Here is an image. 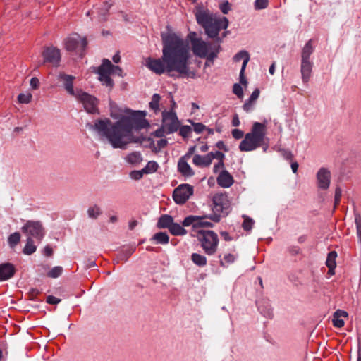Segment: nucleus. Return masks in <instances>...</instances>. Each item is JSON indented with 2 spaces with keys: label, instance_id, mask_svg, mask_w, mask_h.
<instances>
[{
  "label": "nucleus",
  "instance_id": "nucleus-1",
  "mask_svg": "<svg viewBox=\"0 0 361 361\" xmlns=\"http://www.w3.org/2000/svg\"><path fill=\"white\" fill-rule=\"evenodd\" d=\"M109 118L97 119L91 128L97 133L99 140L109 144L114 149H126L131 143H139L143 138L133 135V130L140 128L145 113L128 108H120L115 104H110Z\"/></svg>",
  "mask_w": 361,
  "mask_h": 361
},
{
  "label": "nucleus",
  "instance_id": "nucleus-2",
  "mask_svg": "<svg viewBox=\"0 0 361 361\" xmlns=\"http://www.w3.org/2000/svg\"><path fill=\"white\" fill-rule=\"evenodd\" d=\"M167 30V32L161 33L163 43L161 58H147L146 67L158 75L175 72L181 78H197V72L189 67V43L180 35L173 32L169 27Z\"/></svg>",
  "mask_w": 361,
  "mask_h": 361
},
{
  "label": "nucleus",
  "instance_id": "nucleus-3",
  "mask_svg": "<svg viewBox=\"0 0 361 361\" xmlns=\"http://www.w3.org/2000/svg\"><path fill=\"white\" fill-rule=\"evenodd\" d=\"M267 128L264 123L255 122L250 133L245 134L239 145L241 152H251L262 147L267 152L269 145V139L266 136Z\"/></svg>",
  "mask_w": 361,
  "mask_h": 361
},
{
  "label": "nucleus",
  "instance_id": "nucleus-4",
  "mask_svg": "<svg viewBox=\"0 0 361 361\" xmlns=\"http://www.w3.org/2000/svg\"><path fill=\"white\" fill-rule=\"evenodd\" d=\"M197 22L205 30L210 38L216 37L219 32L228 26L227 18L211 13L208 10L198 8L195 12Z\"/></svg>",
  "mask_w": 361,
  "mask_h": 361
},
{
  "label": "nucleus",
  "instance_id": "nucleus-5",
  "mask_svg": "<svg viewBox=\"0 0 361 361\" xmlns=\"http://www.w3.org/2000/svg\"><path fill=\"white\" fill-rule=\"evenodd\" d=\"M188 38L190 42L191 49L195 56L207 61H214L220 50L219 45H213L198 37L195 32H190Z\"/></svg>",
  "mask_w": 361,
  "mask_h": 361
},
{
  "label": "nucleus",
  "instance_id": "nucleus-6",
  "mask_svg": "<svg viewBox=\"0 0 361 361\" xmlns=\"http://www.w3.org/2000/svg\"><path fill=\"white\" fill-rule=\"evenodd\" d=\"M200 243L201 247L207 255H214L219 245V237L212 231L197 230V233H191Z\"/></svg>",
  "mask_w": 361,
  "mask_h": 361
},
{
  "label": "nucleus",
  "instance_id": "nucleus-7",
  "mask_svg": "<svg viewBox=\"0 0 361 361\" xmlns=\"http://www.w3.org/2000/svg\"><path fill=\"white\" fill-rule=\"evenodd\" d=\"M97 73L99 75V80L102 84L110 89H111L114 85L113 80L110 77L111 74H116L123 77V70L121 68L118 66L113 65L107 59L102 60V63L98 67Z\"/></svg>",
  "mask_w": 361,
  "mask_h": 361
},
{
  "label": "nucleus",
  "instance_id": "nucleus-8",
  "mask_svg": "<svg viewBox=\"0 0 361 361\" xmlns=\"http://www.w3.org/2000/svg\"><path fill=\"white\" fill-rule=\"evenodd\" d=\"M21 231L27 238L35 239L39 243L46 234V231L39 221H27L21 228Z\"/></svg>",
  "mask_w": 361,
  "mask_h": 361
},
{
  "label": "nucleus",
  "instance_id": "nucleus-9",
  "mask_svg": "<svg viewBox=\"0 0 361 361\" xmlns=\"http://www.w3.org/2000/svg\"><path fill=\"white\" fill-rule=\"evenodd\" d=\"M75 99L83 105L85 110L87 113L92 114H99V101L95 97L84 92L82 90L79 91L78 94H77Z\"/></svg>",
  "mask_w": 361,
  "mask_h": 361
},
{
  "label": "nucleus",
  "instance_id": "nucleus-10",
  "mask_svg": "<svg viewBox=\"0 0 361 361\" xmlns=\"http://www.w3.org/2000/svg\"><path fill=\"white\" fill-rule=\"evenodd\" d=\"M208 216H199L190 215L184 219L183 226H192L191 233H197V230H203L202 228H212L213 224L208 221Z\"/></svg>",
  "mask_w": 361,
  "mask_h": 361
},
{
  "label": "nucleus",
  "instance_id": "nucleus-11",
  "mask_svg": "<svg viewBox=\"0 0 361 361\" xmlns=\"http://www.w3.org/2000/svg\"><path fill=\"white\" fill-rule=\"evenodd\" d=\"M180 127V122L174 110L162 111V128L166 133L176 132Z\"/></svg>",
  "mask_w": 361,
  "mask_h": 361
},
{
  "label": "nucleus",
  "instance_id": "nucleus-12",
  "mask_svg": "<svg viewBox=\"0 0 361 361\" xmlns=\"http://www.w3.org/2000/svg\"><path fill=\"white\" fill-rule=\"evenodd\" d=\"M194 188L190 184H180L173 192V198L176 204H183L193 195Z\"/></svg>",
  "mask_w": 361,
  "mask_h": 361
},
{
  "label": "nucleus",
  "instance_id": "nucleus-13",
  "mask_svg": "<svg viewBox=\"0 0 361 361\" xmlns=\"http://www.w3.org/2000/svg\"><path fill=\"white\" fill-rule=\"evenodd\" d=\"M213 212L221 213L224 216L230 212L231 203L225 193H218L213 197Z\"/></svg>",
  "mask_w": 361,
  "mask_h": 361
},
{
  "label": "nucleus",
  "instance_id": "nucleus-14",
  "mask_svg": "<svg viewBox=\"0 0 361 361\" xmlns=\"http://www.w3.org/2000/svg\"><path fill=\"white\" fill-rule=\"evenodd\" d=\"M86 46V38L80 37L77 33L70 35L65 40V47L68 51H74L78 49L83 50Z\"/></svg>",
  "mask_w": 361,
  "mask_h": 361
},
{
  "label": "nucleus",
  "instance_id": "nucleus-15",
  "mask_svg": "<svg viewBox=\"0 0 361 361\" xmlns=\"http://www.w3.org/2000/svg\"><path fill=\"white\" fill-rule=\"evenodd\" d=\"M58 79L63 84V86L67 93L75 98L77 96V94L79 93L81 89L74 90L73 88V81L75 80V77L71 75H68L63 73H60L58 75Z\"/></svg>",
  "mask_w": 361,
  "mask_h": 361
},
{
  "label": "nucleus",
  "instance_id": "nucleus-16",
  "mask_svg": "<svg viewBox=\"0 0 361 361\" xmlns=\"http://www.w3.org/2000/svg\"><path fill=\"white\" fill-rule=\"evenodd\" d=\"M42 56L45 63L57 66L61 60L60 50L54 47H46L42 52Z\"/></svg>",
  "mask_w": 361,
  "mask_h": 361
},
{
  "label": "nucleus",
  "instance_id": "nucleus-17",
  "mask_svg": "<svg viewBox=\"0 0 361 361\" xmlns=\"http://www.w3.org/2000/svg\"><path fill=\"white\" fill-rule=\"evenodd\" d=\"M331 183V172L324 167H322L317 173V183L319 189L327 190Z\"/></svg>",
  "mask_w": 361,
  "mask_h": 361
},
{
  "label": "nucleus",
  "instance_id": "nucleus-18",
  "mask_svg": "<svg viewBox=\"0 0 361 361\" xmlns=\"http://www.w3.org/2000/svg\"><path fill=\"white\" fill-rule=\"evenodd\" d=\"M258 310L264 317L271 319L273 317V310L270 300L267 298H262L257 302Z\"/></svg>",
  "mask_w": 361,
  "mask_h": 361
},
{
  "label": "nucleus",
  "instance_id": "nucleus-19",
  "mask_svg": "<svg viewBox=\"0 0 361 361\" xmlns=\"http://www.w3.org/2000/svg\"><path fill=\"white\" fill-rule=\"evenodd\" d=\"M217 184L224 188H230L234 183L233 177L226 170H222L216 178Z\"/></svg>",
  "mask_w": 361,
  "mask_h": 361
},
{
  "label": "nucleus",
  "instance_id": "nucleus-20",
  "mask_svg": "<svg viewBox=\"0 0 361 361\" xmlns=\"http://www.w3.org/2000/svg\"><path fill=\"white\" fill-rule=\"evenodd\" d=\"M313 63L311 60H301L300 72L302 80L307 83L312 74Z\"/></svg>",
  "mask_w": 361,
  "mask_h": 361
},
{
  "label": "nucleus",
  "instance_id": "nucleus-21",
  "mask_svg": "<svg viewBox=\"0 0 361 361\" xmlns=\"http://www.w3.org/2000/svg\"><path fill=\"white\" fill-rule=\"evenodd\" d=\"M15 267L11 263L0 264V281H6L11 279L15 274Z\"/></svg>",
  "mask_w": 361,
  "mask_h": 361
},
{
  "label": "nucleus",
  "instance_id": "nucleus-22",
  "mask_svg": "<svg viewBox=\"0 0 361 361\" xmlns=\"http://www.w3.org/2000/svg\"><path fill=\"white\" fill-rule=\"evenodd\" d=\"M188 161L180 157L178 162V171L185 177H191L194 176L195 172L188 164Z\"/></svg>",
  "mask_w": 361,
  "mask_h": 361
},
{
  "label": "nucleus",
  "instance_id": "nucleus-23",
  "mask_svg": "<svg viewBox=\"0 0 361 361\" xmlns=\"http://www.w3.org/2000/svg\"><path fill=\"white\" fill-rule=\"evenodd\" d=\"M211 157L212 154H209V153L204 156L195 154L192 158V163L198 167H208L212 164Z\"/></svg>",
  "mask_w": 361,
  "mask_h": 361
},
{
  "label": "nucleus",
  "instance_id": "nucleus-24",
  "mask_svg": "<svg viewBox=\"0 0 361 361\" xmlns=\"http://www.w3.org/2000/svg\"><path fill=\"white\" fill-rule=\"evenodd\" d=\"M348 314L346 311L337 310L333 314L332 322L335 327L341 328L345 324V321L342 319L347 318Z\"/></svg>",
  "mask_w": 361,
  "mask_h": 361
},
{
  "label": "nucleus",
  "instance_id": "nucleus-25",
  "mask_svg": "<svg viewBox=\"0 0 361 361\" xmlns=\"http://www.w3.org/2000/svg\"><path fill=\"white\" fill-rule=\"evenodd\" d=\"M259 96V90L255 89L252 94L250 95V98L247 102H245V104L243 106V109L246 112L250 111L253 109V106L255 104V101L258 99Z\"/></svg>",
  "mask_w": 361,
  "mask_h": 361
},
{
  "label": "nucleus",
  "instance_id": "nucleus-26",
  "mask_svg": "<svg viewBox=\"0 0 361 361\" xmlns=\"http://www.w3.org/2000/svg\"><path fill=\"white\" fill-rule=\"evenodd\" d=\"M337 257V253L336 251H331L328 254L326 265L329 268L328 273L331 275L334 274V269L336 267V259Z\"/></svg>",
  "mask_w": 361,
  "mask_h": 361
},
{
  "label": "nucleus",
  "instance_id": "nucleus-27",
  "mask_svg": "<svg viewBox=\"0 0 361 361\" xmlns=\"http://www.w3.org/2000/svg\"><path fill=\"white\" fill-rule=\"evenodd\" d=\"M173 221V219L171 216L168 214L161 215L157 224V226L159 228H168L171 226Z\"/></svg>",
  "mask_w": 361,
  "mask_h": 361
},
{
  "label": "nucleus",
  "instance_id": "nucleus-28",
  "mask_svg": "<svg viewBox=\"0 0 361 361\" xmlns=\"http://www.w3.org/2000/svg\"><path fill=\"white\" fill-rule=\"evenodd\" d=\"M314 52L312 40L310 39L303 47L301 52V60H310V56Z\"/></svg>",
  "mask_w": 361,
  "mask_h": 361
},
{
  "label": "nucleus",
  "instance_id": "nucleus-29",
  "mask_svg": "<svg viewBox=\"0 0 361 361\" xmlns=\"http://www.w3.org/2000/svg\"><path fill=\"white\" fill-rule=\"evenodd\" d=\"M250 54L245 50H242L238 52L233 57V60L235 62H239L243 60L242 67L243 68H246V66L250 61Z\"/></svg>",
  "mask_w": 361,
  "mask_h": 361
},
{
  "label": "nucleus",
  "instance_id": "nucleus-30",
  "mask_svg": "<svg viewBox=\"0 0 361 361\" xmlns=\"http://www.w3.org/2000/svg\"><path fill=\"white\" fill-rule=\"evenodd\" d=\"M125 160L132 165H137L142 162V157L140 152H133L127 154L125 157Z\"/></svg>",
  "mask_w": 361,
  "mask_h": 361
},
{
  "label": "nucleus",
  "instance_id": "nucleus-31",
  "mask_svg": "<svg viewBox=\"0 0 361 361\" xmlns=\"http://www.w3.org/2000/svg\"><path fill=\"white\" fill-rule=\"evenodd\" d=\"M35 243H37L35 239L27 238L26 239V244L23 249V252L25 255H30L35 252L37 250V245Z\"/></svg>",
  "mask_w": 361,
  "mask_h": 361
},
{
  "label": "nucleus",
  "instance_id": "nucleus-32",
  "mask_svg": "<svg viewBox=\"0 0 361 361\" xmlns=\"http://www.w3.org/2000/svg\"><path fill=\"white\" fill-rule=\"evenodd\" d=\"M183 227L184 226L173 221L169 227V231L173 235H185L187 234V231Z\"/></svg>",
  "mask_w": 361,
  "mask_h": 361
},
{
  "label": "nucleus",
  "instance_id": "nucleus-33",
  "mask_svg": "<svg viewBox=\"0 0 361 361\" xmlns=\"http://www.w3.org/2000/svg\"><path fill=\"white\" fill-rule=\"evenodd\" d=\"M191 261L198 267H204L207 263V257L199 253H192L191 255Z\"/></svg>",
  "mask_w": 361,
  "mask_h": 361
},
{
  "label": "nucleus",
  "instance_id": "nucleus-34",
  "mask_svg": "<svg viewBox=\"0 0 361 361\" xmlns=\"http://www.w3.org/2000/svg\"><path fill=\"white\" fill-rule=\"evenodd\" d=\"M152 240H155L159 244L165 245L169 241V237L166 232H159L155 233Z\"/></svg>",
  "mask_w": 361,
  "mask_h": 361
},
{
  "label": "nucleus",
  "instance_id": "nucleus-35",
  "mask_svg": "<svg viewBox=\"0 0 361 361\" xmlns=\"http://www.w3.org/2000/svg\"><path fill=\"white\" fill-rule=\"evenodd\" d=\"M161 99V97L159 94H154L152 98L151 102H149V107L152 110L154 111L155 114L159 112V102Z\"/></svg>",
  "mask_w": 361,
  "mask_h": 361
},
{
  "label": "nucleus",
  "instance_id": "nucleus-36",
  "mask_svg": "<svg viewBox=\"0 0 361 361\" xmlns=\"http://www.w3.org/2000/svg\"><path fill=\"white\" fill-rule=\"evenodd\" d=\"M20 234L19 232L11 233L8 238V243L10 247L14 248L20 240Z\"/></svg>",
  "mask_w": 361,
  "mask_h": 361
},
{
  "label": "nucleus",
  "instance_id": "nucleus-37",
  "mask_svg": "<svg viewBox=\"0 0 361 361\" xmlns=\"http://www.w3.org/2000/svg\"><path fill=\"white\" fill-rule=\"evenodd\" d=\"M159 168V164L154 161H148L146 166L142 169L145 174H150L156 172Z\"/></svg>",
  "mask_w": 361,
  "mask_h": 361
},
{
  "label": "nucleus",
  "instance_id": "nucleus-38",
  "mask_svg": "<svg viewBox=\"0 0 361 361\" xmlns=\"http://www.w3.org/2000/svg\"><path fill=\"white\" fill-rule=\"evenodd\" d=\"M87 215L91 219H97L102 214V210L98 205L90 207L87 209Z\"/></svg>",
  "mask_w": 361,
  "mask_h": 361
},
{
  "label": "nucleus",
  "instance_id": "nucleus-39",
  "mask_svg": "<svg viewBox=\"0 0 361 361\" xmlns=\"http://www.w3.org/2000/svg\"><path fill=\"white\" fill-rule=\"evenodd\" d=\"M111 7V4L106 2L104 4L102 8H99V11H97L98 13V18L99 20H106V15L109 11V9ZM97 10H99V8H96Z\"/></svg>",
  "mask_w": 361,
  "mask_h": 361
},
{
  "label": "nucleus",
  "instance_id": "nucleus-40",
  "mask_svg": "<svg viewBox=\"0 0 361 361\" xmlns=\"http://www.w3.org/2000/svg\"><path fill=\"white\" fill-rule=\"evenodd\" d=\"M63 272V267L61 266H56L53 267L48 273L47 276L52 279L59 277Z\"/></svg>",
  "mask_w": 361,
  "mask_h": 361
},
{
  "label": "nucleus",
  "instance_id": "nucleus-41",
  "mask_svg": "<svg viewBox=\"0 0 361 361\" xmlns=\"http://www.w3.org/2000/svg\"><path fill=\"white\" fill-rule=\"evenodd\" d=\"M244 221L243 223L242 227L245 231H250L252 228V226L254 224V221L252 219L243 216Z\"/></svg>",
  "mask_w": 361,
  "mask_h": 361
},
{
  "label": "nucleus",
  "instance_id": "nucleus-42",
  "mask_svg": "<svg viewBox=\"0 0 361 361\" xmlns=\"http://www.w3.org/2000/svg\"><path fill=\"white\" fill-rule=\"evenodd\" d=\"M145 173L141 170H134L130 172L129 177L135 180H139L142 178Z\"/></svg>",
  "mask_w": 361,
  "mask_h": 361
},
{
  "label": "nucleus",
  "instance_id": "nucleus-43",
  "mask_svg": "<svg viewBox=\"0 0 361 361\" xmlns=\"http://www.w3.org/2000/svg\"><path fill=\"white\" fill-rule=\"evenodd\" d=\"M32 99V94L30 93H21L18 97V100L22 104H28Z\"/></svg>",
  "mask_w": 361,
  "mask_h": 361
},
{
  "label": "nucleus",
  "instance_id": "nucleus-44",
  "mask_svg": "<svg viewBox=\"0 0 361 361\" xmlns=\"http://www.w3.org/2000/svg\"><path fill=\"white\" fill-rule=\"evenodd\" d=\"M237 258V255L234 254H226L224 257V260L221 261V265L224 266V263L231 264L235 262Z\"/></svg>",
  "mask_w": 361,
  "mask_h": 361
},
{
  "label": "nucleus",
  "instance_id": "nucleus-45",
  "mask_svg": "<svg viewBox=\"0 0 361 361\" xmlns=\"http://www.w3.org/2000/svg\"><path fill=\"white\" fill-rule=\"evenodd\" d=\"M192 133V128L189 126H183L179 129V133L183 137H188Z\"/></svg>",
  "mask_w": 361,
  "mask_h": 361
},
{
  "label": "nucleus",
  "instance_id": "nucleus-46",
  "mask_svg": "<svg viewBox=\"0 0 361 361\" xmlns=\"http://www.w3.org/2000/svg\"><path fill=\"white\" fill-rule=\"evenodd\" d=\"M233 92L235 94L239 99H242L243 97V87L240 84L235 83L233 86Z\"/></svg>",
  "mask_w": 361,
  "mask_h": 361
},
{
  "label": "nucleus",
  "instance_id": "nucleus-47",
  "mask_svg": "<svg viewBox=\"0 0 361 361\" xmlns=\"http://www.w3.org/2000/svg\"><path fill=\"white\" fill-rule=\"evenodd\" d=\"M268 0H255V8L256 10L264 9L268 6Z\"/></svg>",
  "mask_w": 361,
  "mask_h": 361
},
{
  "label": "nucleus",
  "instance_id": "nucleus-48",
  "mask_svg": "<svg viewBox=\"0 0 361 361\" xmlns=\"http://www.w3.org/2000/svg\"><path fill=\"white\" fill-rule=\"evenodd\" d=\"M192 125L193 126L194 131L197 134L202 133L204 129L207 128V126L202 123L192 122Z\"/></svg>",
  "mask_w": 361,
  "mask_h": 361
},
{
  "label": "nucleus",
  "instance_id": "nucleus-49",
  "mask_svg": "<svg viewBox=\"0 0 361 361\" xmlns=\"http://www.w3.org/2000/svg\"><path fill=\"white\" fill-rule=\"evenodd\" d=\"M209 154H212V157H211L212 162V160L214 159H218L219 161H224V159L225 157V155L219 151H216L214 152H211L209 153Z\"/></svg>",
  "mask_w": 361,
  "mask_h": 361
},
{
  "label": "nucleus",
  "instance_id": "nucleus-50",
  "mask_svg": "<svg viewBox=\"0 0 361 361\" xmlns=\"http://www.w3.org/2000/svg\"><path fill=\"white\" fill-rule=\"evenodd\" d=\"M342 195V190L340 188H336L335 190V197H334V204L335 207L337 206L341 200Z\"/></svg>",
  "mask_w": 361,
  "mask_h": 361
},
{
  "label": "nucleus",
  "instance_id": "nucleus-51",
  "mask_svg": "<svg viewBox=\"0 0 361 361\" xmlns=\"http://www.w3.org/2000/svg\"><path fill=\"white\" fill-rule=\"evenodd\" d=\"M232 133V136L235 138V139H237V140H239V139H241L244 136V133L243 130H240V129H233L231 132Z\"/></svg>",
  "mask_w": 361,
  "mask_h": 361
},
{
  "label": "nucleus",
  "instance_id": "nucleus-52",
  "mask_svg": "<svg viewBox=\"0 0 361 361\" xmlns=\"http://www.w3.org/2000/svg\"><path fill=\"white\" fill-rule=\"evenodd\" d=\"M47 302L51 305H56L61 302V300L53 295H49L46 300Z\"/></svg>",
  "mask_w": 361,
  "mask_h": 361
},
{
  "label": "nucleus",
  "instance_id": "nucleus-53",
  "mask_svg": "<svg viewBox=\"0 0 361 361\" xmlns=\"http://www.w3.org/2000/svg\"><path fill=\"white\" fill-rule=\"evenodd\" d=\"M195 146L190 147L188 149V151L187 152V153L184 156L181 157V158L189 160L190 159V157L192 156V154L195 153Z\"/></svg>",
  "mask_w": 361,
  "mask_h": 361
},
{
  "label": "nucleus",
  "instance_id": "nucleus-54",
  "mask_svg": "<svg viewBox=\"0 0 361 361\" xmlns=\"http://www.w3.org/2000/svg\"><path fill=\"white\" fill-rule=\"evenodd\" d=\"M245 68H241L240 69V82L241 84L244 85L245 87L247 86V80L245 77Z\"/></svg>",
  "mask_w": 361,
  "mask_h": 361
},
{
  "label": "nucleus",
  "instance_id": "nucleus-55",
  "mask_svg": "<svg viewBox=\"0 0 361 361\" xmlns=\"http://www.w3.org/2000/svg\"><path fill=\"white\" fill-rule=\"evenodd\" d=\"M220 9L222 11L223 13L226 14L228 13V11L230 10V6L228 1L221 4Z\"/></svg>",
  "mask_w": 361,
  "mask_h": 361
},
{
  "label": "nucleus",
  "instance_id": "nucleus-56",
  "mask_svg": "<svg viewBox=\"0 0 361 361\" xmlns=\"http://www.w3.org/2000/svg\"><path fill=\"white\" fill-rule=\"evenodd\" d=\"M224 166V161H219L218 163L214 166V172L217 173L220 169H222Z\"/></svg>",
  "mask_w": 361,
  "mask_h": 361
},
{
  "label": "nucleus",
  "instance_id": "nucleus-57",
  "mask_svg": "<svg viewBox=\"0 0 361 361\" xmlns=\"http://www.w3.org/2000/svg\"><path fill=\"white\" fill-rule=\"evenodd\" d=\"M39 81L37 78H32L30 80V86L33 89H37L39 87Z\"/></svg>",
  "mask_w": 361,
  "mask_h": 361
},
{
  "label": "nucleus",
  "instance_id": "nucleus-58",
  "mask_svg": "<svg viewBox=\"0 0 361 361\" xmlns=\"http://www.w3.org/2000/svg\"><path fill=\"white\" fill-rule=\"evenodd\" d=\"M43 254L46 256H51L53 254V250L49 245L45 246L43 250Z\"/></svg>",
  "mask_w": 361,
  "mask_h": 361
},
{
  "label": "nucleus",
  "instance_id": "nucleus-59",
  "mask_svg": "<svg viewBox=\"0 0 361 361\" xmlns=\"http://www.w3.org/2000/svg\"><path fill=\"white\" fill-rule=\"evenodd\" d=\"M168 144V142L166 139H161L157 141V147L159 148V149H162V148H164Z\"/></svg>",
  "mask_w": 361,
  "mask_h": 361
},
{
  "label": "nucleus",
  "instance_id": "nucleus-60",
  "mask_svg": "<svg viewBox=\"0 0 361 361\" xmlns=\"http://www.w3.org/2000/svg\"><path fill=\"white\" fill-rule=\"evenodd\" d=\"M217 213L218 212H214V214L210 215L208 218L214 222H219L221 220V216Z\"/></svg>",
  "mask_w": 361,
  "mask_h": 361
},
{
  "label": "nucleus",
  "instance_id": "nucleus-61",
  "mask_svg": "<svg viewBox=\"0 0 361 361\" xmlns=\"http://www.w3.org/2000/svg\"><path fill=\"white\" fill-rule=\"evenodd\" d=\"M221 237L226 240V241H230L232 240V238L230 236L229 233L226 231H222L220 233Z\"/></svg>",
  "mask_w": 361,
  "mask_h": 361
},
{
  "label": "nucleus",
  "instance_id": "nucleus-62",
  "mask_svg": "<svg viewBox=\"0 0 361 361\" xmlns=\"http://www.w3.org/2000/svg\"><path fill=\"white\" fill-rule=\"evenodd\" d=\"M216 147L219 149H224V151H227V149L226 147V145L224 143L223 141H219L217 143H216Z\"/></svg>",
  "mask_w": 361,
  "mask_h": 361
},
{
  "label": "nucleus",
  "instance_id": "nucleus-63",
  "mask_svg": "<svg viewBox=\"0 0 361 361\" xmlns=\"http://www.w3.org/2000/svg\"><path fill=\"white\" fill-rule=\"evenodd\" d=\"M232 125L235 127H237L240 125V121L237 115L233 117L232 121Z\"/></svg>",
  "mask_w": 361,
  "mask_h": 361
},
{
  "label": "nucleus",
  "instance_id": "nucleus-64",
  "mask_svg": "<svg viewBox=\"0 0 361 361\" xmlns=\"http://www.w3.org/2000/svg\"><path fill=\"white\" fill-rule=\"evenodd\" d=\"M85 267L87 269L91 268V267H96V263H95L94 261L89 259L87 262Z\"/></svg>",
  "mask_w": 361,
  "mask_h": 361
}]
</instances>
